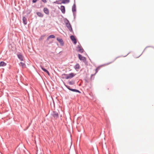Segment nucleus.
I'll return each instance as SVG.
<instances>
[{"label": "nucleus", "mask_w": 154, "mask_h": 154, "mask_svg": "<svg viewBox=\"0 0 154 154\" xmlns=\"http://www.w3.org/2000/svg\"><path fill=\"white\" fill-rule=\"evenodd\" d=\"M49 36L50 38H55V36L53 35H50Z\"/></svg>", "instance_id": "4be33fe9"}, {"label": "nucleus", "mask_w": 154, "mask_h": 154, "mask_svg": "<svg viewBox=\"0 0 154 154\" xmlns=\"http://www.w3.org/2000/svg\"><path fill=\"white\" fill-rule=\"evenodd\" d=\"M36 14L39 17H42L43 16V14L41 12H38Z\"/></svg>", "instance_id": "4468645a"}, {"label": "nucleus", "mask_w": 154, "mask_h": 154, "mask_svg": "<svg viewBox=\"0 0 154 154\" xmlns=\"http://www.w3.org/2000/svg\"><path fill=\"white\" fill-rule=\"evenodd\" d=\"M67 78H68V79L73 78L75 75V74L73 73H71L69 74H67Z\"/></svg>", "instance_id": "6e6552de"}, {"label": "nucleus", "mask_w": 154, "mask_h": 154, "mask_svg": "<svg viewBox=\"0 0 154 154\" xmlns=\"http://www.w3.org/2000/svg\"><path fill=\"white\" fill-rule=\"evenodd\" d=\"M64 85L68 89H69V88L70 87V86L66 85L65 83H64Z\"/></svg>", "instance_id": "b1692460"}, {"label": "nucleus", "mask_w": 154, "mask_h": 154, "mask_svg": "<svg viewBox=\"0 0 154 154\" xmlns=\"http://www.w3.org/2000/svg\"><path fill=\"white\" fill-rule=\"evenodd\" d=\"M75 5H74L73 6V7L72 8V10H75Z\"/></svg>", "instance_id": "393cba45"}, {"label": "nucleus", "mask_w": 154, "mask_h": 154, "mask_svg": "<svg viewBox=\"0 0 154 154\" xmlns=\"http://www.w3.org/2000/svg\"><path fill=\"white\" fill-rule=\"evenodd\" d=\"M43 36H41L40 37V39H43Z\"/></svg>", "instance_id": "cd10ccee"}, {"label": "nucleus", "mask_w": 154, "mask_h": 154, "mask_svg": "<svg viewBox=\"0 0 154 154\" xmlns=\"http://www.w3.org/2000/svg\"><path fill=\"white\" fill-rule=\"evenodd\" d=\"M128 54L124 56V57H125Z\"/></svg>", "instance_id": "473e14b6"}, {"label": "nucleus", "mask_w": 154, "mask_h": 154, "mask_svg": "<svg viewBox=\"0 0 154 154\" xmlns=\"http://www.w3.org/2000/svg\"><path fill=\"white\" fill-rule=\"evenodd\" d=\"M69 2V0H62V2L63 3H67Z\"/></svg>", "instance_id": "a211bd4d"}, {"label": "nucleus", "mask_w": 154, "mask_h": 154, "mask_svg": "<svg viewBox=\"0 0 154 154\" xmlns=\"http://www.w3.org/2000/svg\"><path fill=\"white\" fill-rule=\"evenodd\" d=\"M68 84L70 85H74L75 84V82L74 81H69L68 82Z\"/></svg>", "instance_id": "f3484780"}, {"label": "nucleus", "mask_w": 154, "mask_h": 154, "mask_svg": "<svg viewBox=\"0 0 154 154\" xmlns=\"http://www.w3.org/2000/svg\"><path fill=\"white\" fill-rule=\"evenodd\" d=\"M23 23L24 25H26L27 23V19L26 17H23Z\"/></svg>", "instance_id": "f8f14e48"}, {"label": "nucleus", "mask_w": 154, "mask_h": 154, "mask_svg": "<svg viewBox=\"0 0 154 154\" xmlns=\"http://www.w3.org/2000/svg\"><path fill=\"white\" fill-rule=\"evenodd\" d=\"M78 57L79 59L80 60L83 61V62L85 63H87V62L86 61V59L85 57L82 56V55L80 54H78Z\"/></svg>", "instance_id": "7ed1b4c3"}, {"label": "nucleus", "mask_w": 154, "mask_h": 154, "mask_svg": "<svg viewBox=\"0 0 154 154\" xmlns=\"http://www.w3.org/2000/svg\"><path fill=\"white\" fill-rule=\"evenodd\" d=\"M47 10V9H46L45 8H44V10Z\"/></svg>", "instance_id": "f704fd0d"}, {"label": "nucleus", "mask_w": 154, "mask_h": 154, "mask_svg": "<svg viewBox=\"0 0 154 154\" xmlns=\"http://www.w3.org/2000/svg\"><path fill=\"white\" fill-rule=\"evenodd\" d=\"M73 14V15L74 16V19L76 17V10H72Z\"/></svg>", "instance_id": "6ab92c4d"}, {"label": "nucleus", "mask_w": 154, "mask_h": 154, "mask_svg": "<svg viewBox=\"0 0 154 154\" xmlns=\"http://www.w3.org/2000/svg\"><path fill=\"white\" fill-rule=\"evenodd\" d=\"M80 68V65L79 63H77L74 66V68L76 69H79Z\"/></svg>", "instance_id": "dca6fc26"}, {"label": "nucleus", "mask_w": 154, "mask_h": 154, "mask_svg": "<svg viewBox=\"0 0 154 154\" xmlns=\"http://www.w3.org/2000/svg\"><path fill=\"white\" fill-rule=\"evenodd\" d=\"M43 2H44L45 3L46 2V0H42Z\"/></svg>", "instance_id": "7c9ffc66"}, {"label": "nucleus", "mask_w": 154, "mask_h": 154, "mask_svg": "<svg viewBox=\"0 0 154 154\" xmlns=\"http://www.w3.org/2000/svg\"><path fill=\"white\" fill-rule=\"evenodd\" d=\"M66 27L69 30L70 32H72V29L71 26L69 23V21L68 20H66Z\"/></svg>", "instance_id": "f03ea898"}, {"label": "nucleus", "mask_w": 154, "mask_h": 154, "mask_svg": "<svg viewBox=\"0 0 154 154\" xmlns=\"http://www.w3.org/2000/svg\"><path fill=\"white\" fill-rule=\"evenodd\" d=\"M97 70H97V68H96V73L97 72Z\"/></svg>", "instance_id": "2f4dec72"}, {"label": "nucleus", "mask_w": 154, "mask_h": 154, "mask_svg": "<svg viewBox=\"0 0 154 154\" xmlns=\"http://www.w3.org/2000/svg\"><path fill=\"white\" fill-rule=\"evenodd\" d=\"M40 66L41 69L43 71L46 73L48 75H50V73L45 68H44L43 66Z\"/></svg>", "instance_id": "0eeeda50"}, {"label": "nucleus", "mask_w": 154, "mask_h": 154, "mask_svg": "<svg viewBox=\"0 0 154 154\" xmlns=\"http://www.w3.org/2000/svg\"><path fill=\"white\" fill-rule=\"evenodd\" d=\"M20 63L21 64L23 68L25 67L26 66V64L24 63H23L22 62H20Z\"/></svg>", "instance_id": "aec40b11"}, {"label": "nucleus", "mask_w": 154, "mask_h": 154, "mask_svg": "<svg viewBox=\"0 0 154 154\" xmlns=\"http://www.w3.org/2000/svg\"><path fill=\"white\" fill-rule=\"evenodd\" d=\"M77 48L79 49L78 51L81 53H82L84 51L83 49L81 48L79 45H78L77 47Z\"/></svg>", "instance_id": "9d476101"}, {"label": "nucleus", "mask_w": 154, "mask_h": 154, "mask_svg": "<svg viewBox=\"0 0 154 154\" xmlns=\"http://www.w3.org/2000/svg\"><path fill=\"white\" fill-rule=\"evenodd\" d=\"M69 90L74 92H77L80 94L81 93V92L79 90L75 89H72L70 87L69 88Z\"/></svg>", "instance_id": "1a4fd4ad"}, {"label": "nucleus", "mask_w": 154, "mask_h": 154, "mask_svg": "<svg viewBox=\"0 0 154 154\" xmlns=\"http://www.w3.org/2000/svg\"><path fill=\"white\" fill-rule=\"evenodd\" d=\"M67 74L63 73L61 75V78L63 79H68V78H67Z\"/></svg>", "instance_id": "ddd939ff"}, {"label": "nucleus", "mask_w": 154, "mask_h": 154, "mask_svg": "<svg viewBox=\"0 0 154 154\" xmlns=\"http://www.w3.org/2000/svg\"><path fill=\"white\" fill-rule=\"evenodd\" d=\"M17 56L21 61H23V58L22 54H17Z\"/></svg>", "instance_id": "9b49d317"}, {"label": "nucleus", "mask_w": 154, "mask_h": 154, "mask_svg": "<svg viewBox=\"0 0 154 154\" xmlns=\"http://www.w3.org/2000/svg\"><path fill=\"white\" fill-rule=\"evenodd\" d=\"M117 57H116L114 60L113 61H112V62H109V63H107V64L108 65V64H110L111 63H112L113 62H114L116 59L117 58Z\"/></svg>", "instance_id": "a878e982"}, {"label": "nucleus", "mask_w": 154, "mask_h": 154, "mask_svg": "<svg viewBox=\"0 0 154 154\" xmlns=\"http://www.w3.org/2000/svg\"><path fill=\"white\" fill-rule=\"evenodd\" d=\"M50 38H49V37L48 36L47 37V38L46 40H49V39Z\"/></svg>", "instance_id": "c85d7f7f"}, {"label": "nucleus", "mask_w": 154, "mask_h": 154, "mask_svg": "<svg viewBox=\"0 0 154 154\" xmlns=\"http://www.w3.org/2000/svg\"><path fill=\"white\" fill-rule=\"evenodd\" d=\"M150 47V46H147L145 48L144 50H143V53L145 51V50H146V48L148 47Z\"/></svg>", "instance_id": "c756f323"}, {"label": "nucleus", "mask_w": 154, "mask_h": 154, "mask_svg": "<svg viewBox=\"0 0 154 154\" xmlns=\"http://www.w3.org/2000/svg\"><path fill=\"white\" fill-rule=\"evenodd\" d=\"M70 38L74 44H76L77 42V40L75 36L73 35H71L70 36Z\"/></svg>", "instance_id": "423d86ee"}, {"label": "nucleus", "mask_w": 154, "mask_h": 154, "mask_svg": "<svg viewBox=\"0 0 154 154\" xmlns=\"http://www.w3.org/2000/svg\"><path fill=\"white\" fill-rule=\"evenodd\" d=\"M57 40L60 43L61 46H63L64 45V42L63 39L59 37L57 38Z\"/></svg>", "instance_id": "39448f33"}, {"label": "nucleus", "mask_w": 154, "mask_h": 154, "mask_svg": "<svg viewBox=\"0 0 154 154\" xmlns=\"http://www.w3.org/2000/svg\"><path fill=\"white\" fill-rule=\"evenodd\" d=\"M6 63H5L4 61H1L0 62V66H3L6 65Z\"/></svg>", "instance_id": "2eb2a0df"}, {"label": "nucleus", "mask_w": 154, "mask_h": 154, "mask_svg": "<svg viewBox=\"0 0 154 154\" xmlns=\"http://www.w3.org/2000/svg\"><path fill=\"white\" fill-rule=\"evenodd\" d=\"M44 13L47 14H49V10H43Z\"/></svg>", "instance_id": "412c9836"}, {"label": "nucleus", "mask_w": 154, "mask_h": 154, "mask_svg": "<svg viewBox=\"0 0 154 154\" xmlns=\"http://www.w3.org/2000/svg\"><path fill=\"white\" fill-rule=\"evenodd\" d=\"M30 10H24L23 12V17H26L31 13Z\"/></svg>", "instance_id": "20e7f679"}, {"label": "nucleus", "mask_w": 154, "mask_h": 154, "mask_svg": "<svg viewBox=\"0 0 154 154\" xmlns=\"http://www.w3.org/2000/svg\"><path fill=\"white\" fill-rule=\"evenodd\" d=\"M65 7L64 6L61 5L60 7V10H65Z\"/></svg>", "instance_id": "5701e85b"}, {"label": "nucleus", "mask_w": 154, "mask_h": 154, "mask_svg": "<svg viewBox=\"0 0 154 154\" xmlns=\"http://www.w3.org/2000/svg\"><path fill=\"white\" fill-rule=\"evenodd\" d=\"M51 115L55 119H57L59 117L58 113L55 111H54L52 112Z\"/></svg>", "instance_id": "f257e3e1"}, {"label": "nucleus", "mask_w": 154, "mask_h": 154, "mask_svg": "<svg viewBox=\"0 0 154 154\" xmlns=\"http://www.w3.org/2000/svg\"><path fill=\"white\" fill-rule=\"evenodd\" d=\"M143 53L140 55L139 56H138L137 57H139Z\"/></svg>", "instance_id": "72a5a7b5"}, {"label": "nucleus", "mask_w": 154, "mask_h": 154, "mask_svg": "<svg viewBox=\"0 0 154 154\" xmlns=\"http://www.w3.org/2000/svg\"><path fill=\"white\" fill-rule=\"evenodd\" d=\"M62 13L63 14H65V13L66 10H61Z\"/></svg>", "instance_id": "bb28decb"}]
</instances>
